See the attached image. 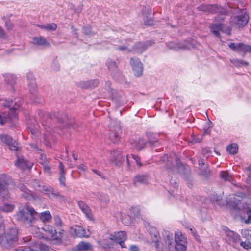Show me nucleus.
<instances>
[{
	"mask_svg": "<svg viewBox=\"0 0 251 251\" xmlns=\"http://www.w3.org/2000/svg\"><path fill=\"white\" fill-rule=\"evenodd\" d=\"M77 250L79 251H86L92 249V246L89 243L80 242L77 246Z\"/></svg>",
	"mask_w": 251,
	"mask_h": 251,
	"instance_id": "obj_32",
	"label": "nucleus"
},
{
	"mask_svg": "<svg viewBox=\"0 0 251 251\" xmlns=\"http://www.w3.org/2000/svg\"><path fill=\"white\" fill-rule=\"evenodd\" d=\"M226 150L229 153L234 155L237 153L238 151V146L237 144L233 143L226 147Z\"/></svg>",
	"mask_w": 251,
	"mask_h": 251,
	"instance_id": "obj_37",
	"label": "nucleus"
},
{
	"mask_svg": "<svg viewBox=\"0 0 251 251\" xmlns=\"http://www.w3.org/2000/svg\"><path fill=\"white\" fill-rule=\"evenodd\" d=\"M243 46V43H240L238 44H235L234 43H230L229 44V47L232 49L233 50H241Z\"/></svg>",
	"mask_w": 251,
	"mask_h": 251,
	"instance_id": "obj_42",
	"label": "nucleus"
},
{
	"mask_svg": "<svg viewBox=\"0 0 251 251\" xmlns=\"http://www.w3.org/2000/svg\"><path fill=\"white\" fill-rule=\"evenodd\" d=\"M22 100H18L15 102L13 107L9 109L8 114L6 116L5 114H0V123L3 125L9 122H15L17 120V113L16 110L18 109L22 105Z\"/></svg>",
	"mask_w": 251,
	"mask_h": 251,
	"instance_id": "obj_3",
	"label": "nucleus"
},
{
	"mask_svg": "<svg viewBox=\"0 0 251 251\" xmlns=\"http://www.w3.org/2000/svg\"><path fill=\"white\" fill-rule=\"evenodd\" d=\"M149 176L147 174H138L135 176L133 182L134 184L137 183L145 184L149 182Z\"/></svg>",
	"mask_w": 251,
	"mask_h": 251,
	"instance_id": "obj_24",
	"label": "nucleus"
},
{
	"mask_svg": "<svg viewBox=\"0 0 251 251\" xmlns=\"http://www.w3.org/2000/svg\"><path fill=\"white\" fill-rule=\"evenodd\" d=\"M0 140L5 143L8 147L10 150L14 151H18L19 147L18 146L17 143L13 140L11 137L7 135H1L0 136Z\"/></svg>",
	"mask_w": 251,
	"mask_h": 251,
	"instance_id": "obj_17",
	"label": "nucleus"
},
{
	"mask_svg": "<svg viewBox=\"0 0 251 251\" xmlns=\"http://www.w3.org/2000/svg\"><path fill=\"white\" fill-rule=\"evenodd\" d=\"M110 161L116 166H120L124 161V157L120 150H113L111 152Z\"/></svg>",
	"mask_w": 251,
	"mask_h": 251,
	"instance_id": "obj_18",
	"label": "nucleus"
},
{
	"mask_svg": "<svg viewBox=\"0 0 251 251\" xmlns=\"http://www.w3.org/2000/svg\"><path fill=\"white\" fill-rule=\"evenodd\" d=\"M13 181L8 176L2 175L0 176V200L2 201H10L11 200L8 188L13 185Z\"/></svg>",
	"mask_w": 251,
	"mask_h": 251,
	"instance_id": "obj_1",
	"label": "nucleus"
},
{
	"mask_svg": "<svg viewBox=\"0 0 251 251\" xmlns=\"http://www.w3.org/2000/svg\"><path fill=\"white\" fill-rule=\"evenodd\" d=\"M57 28V25L55 23L45 24V29L48 31H55Z\"/></svg>",
	"mask_w": 251,
	"mask_h": 251,
	"instance_id": "obj_47",
	"label": "nucleus"
},
{
	"mask_svg": "<svg viewBox=\"0 0 251 251\" xmlns=\"http://www.w3.org/2000/svg\"><path fill=\"white\" fill-rule=\"evenodd\" d=\"M200 11L211 14H218L221 15L227 14V10L223 7L214 4H202L197 7Z\"/></svg>",
	"mask_w": 251,
	"mask_h": 251,
	"instance_id": "obj_4",
	"label": "nucleus"
},
{
	"mask_svg": "<svg viewBox=\"0 0 251 251\" xmlns=\"http://www.w3.org/2000/svg\"><path fill=\"white\" fill-rule=\"evenodd\" d=\"M226 235V241L232 246H235L240 241V236L234 231L226 228L224 229Z\"/></svg>",
	"mask_w": 251,
	"mask_h": 251,
	"instance_id": "obj_11",
	"label": "nucleus"
},
{
	"mask_svg": "<svg viewBox=\"0 0 251 251\" xmlns=\"http://www.w3.org/2000/svg\"><path fill=\"white\" fill-rule=\"evenodd\" d=\"M83 32L87 35H92L95 34V33L92 31L91 27L89 25L83 27Z\"/></svg>",
	"mask_w": 251,
	"mask_h": 251,
	"instance_id": "obj_49",
	"label": "nucleus"
},
{
	"mask_svg": "<svg viewBox=\"0 0 251 251\" xmlns=\"http://www.w3.org/2000/svg\"><path fill=\"white\" fill-rule=\"evenodd\" d=\"M133 147L137 151H140L145 149L147 144V141L145 139L138 138L131 142Z\"/></svg>",
	"mask_w": 251,
	"mask_h": 251,
	"instance_id": "obj_23",
	"label": "nucleus"
},
{
	"mask_svg": "<svg viewBox=\"0 0 251 251\" xmlns=\"http://www.w3.org/2000/svg\"><path fill=\"white\" fill-rule=\"evenodd\" d=\"M43 166L44 171L49 174H50V168L48 165V163L42 165Z\"/></svg>",
	"mask_w": 251,
	"mask_h": 251,
	"instance_id": "obj_62",
	"label": "nucleus"
},
{
	"mask_svg": "<svg viewBox=\"0 0 251 251\" xmlns=\"http://www.w3.org/2000/svg\"><path fill=\"white\" fill-rule=\"evenodd\" d=\"M40 163L42 165H44L45 164L48 163V160L47 159L46 155L42 153L40 154Z\"/></svg>",
	"mask_w": 251,
	"mask_h": 251,
	"instance_id": "obj_56",
	"label": "nucleus"
},
{
	"mask_svg": "<svg viewBox=\"0 0 251 251\" xmlns=\"http://www.w3.org/2000/svg\"><path fill=\"white\" fill-rule=\"evenodd\" d=\"M37 213L33 208L25 206L16 214V218L25 224H30L33 222Z\"/></svg>",
	"mask_w": 251,
	"mask_h": 251,
	"instance_id": "obj_2",
	"label": "nucleus"
},
{
	"mask_svg": "<svg viewBox=\"0 0 251 251\" xmlns=\"http://www.w3.org/2000/svg\"><path fill=\"white\" fill-rule=\"evenodd\" d=\"M150 42H147L146 43L139 42L136 44L133 48V50L137 52H142L149 46H151V43Z\"/></svg>",
	"mask_w": 251,
	"mask_h": 251,
	"instance_id": "obj_28",
	"label": "nucleus"
},
{
	"mask_svg": "<svg viewBox=\"0 0 251 251\" xmlns=\"http://www.w3.org/2000/svg\"><path fill=\"white\" fill-rule=\"evenodd\" d=\"M210 31L212 32L214 35L216 37H220V31H223L228 35L231 34V28L227 27L226 30H224V28L222 27V25L221 24H212L210 26Z\"/></svg>",
	"mask_w": 251,
	"mask_h": 251,
	"instance_id": "obj_16",
	"label": "nucleus"
},
{
	"mask_svg": "<svg viewBox=\"0 0 251 251\" xmlns=\"http://www.w3.org/2000/svg\"><path fill=\"white\" fill-rule=\"evenodd\" d=\"M33 185L35 188L38 189V190L45 193V194L49 197H51L53 196H59V193H57V194H55L54 193V190L51 187L44 185H41L40 184L39 181L38 180H34Z\"/></svg>",
	"mask_w": 251,
	"mask_h": 251,
	"instance_id": "obj_14",
	"label": "nucleus"
},
{
	"mask_svg": "<svg viewBox=\"0 0 251 251\" xmlns=\"http://www.w3.org/2000/svg\"><path fill=\"white\" fill-rule=\"evenodd\" d=\"M122 133L120 126L116 125L109 127V138L114 143H117L120 139Z\"/></svg>",
	"mask_w": 251,
	"mask_h": 251,
	"instance_id": "obj_12",
	"label": "nucleus"
},
{
	"mask_svg": "<svg viewBox=\"0 0 251 251\" xmlns=\"http://www.w3.org/2000/svg\"><path fill=\"white\" fill-rule=\"evenodd\" d=\"M148 142L151 147L156 145L158 142L159 135L157 133L149 132L147 133Z\"/></svg>",
	"mask_w": 251,
	"mask_h": 251,
	"instance_id": "obj_27",
	"label": "nucleus"
},
{
	"mask_svg": "<svg viewBox=\"0 0 251 251\" xmlns=\"http://www.w3.org/2000/svg\"><path fill=\"white\" fill-rule=\"evenodd\" d=\"M19 190L21 191V196L25 199L29 200L32 197L31 192L25 185L20 184L18 186Z\"/></svg>",
	"mask_w": 251,
	"mask_h": 251,
	"instance_id": "obj_26",
	"label": "nucleus"
},
{
	"mask_svg": "<svg viewBox=\"0 0 251 251\" xmlns=\"http://www.w3.org/2000/svg\"><path fill=\"white\" fill-rule=\"evenodd\" d=\"M14 208V205L5 203L0 206V210L3 212L8 213L12 212Z\"/></svg>",
	"mask_w": 251,
	"mask_h": 251,
	"instance_id": "obj_39",
	"label": "nucleus"
},
{
	"mask_svg": "<svg viewBox=\"0 0 251 251\" xmlns=\"http://www.w3.org/2000/svg\"><path fill=\"white\" fill-rule=\"evenodd\" d=\"M77 203L78 207L81 211L85 214L86 218L89 220H94L92 211L88 205L82 201H78Z\"/></svg>",
	"mask_w": 251,
	"mask_h": 251,
	"instance_id": "obj_19",
	"label": "nucleus"
},
{
	"mask_svg": "<svg viewBox=\"0 0 251 251\" xmlns=\"http://www.w3.org/2000/svg\"><path fill=\"white\" fill-rule=\"evenodd\" d=\"M130 63L132 66L136 77H140L142 75L143 67L142 63L137 58H131Z\"/></svg>",
	"mask_w": 251,
	"mask_h": 251,
	"instance_id": "obj_13",
	"label": "nucleus"
},
{
	"mask_svg": "<svg viewBox=\"0 0 251 251\" xmlns=\"http://www.w3.org/2000/svg\"><path fill=\"white\" fill-rule=\"evenodd\" d=\"M149 232L151 236L152 242H154L155 247L158 248L157 242L160 239V236L156 228L153 226H151L149 228Z\"/></svg>",
	"mask_w": 251,
	"mask_h": 251,
	"instance_id": "obj_25",
	"label": "nucleus"
},
{
	"mask_svg": "<svg viewBox=\"0 0 251 251\" xmlns=\"http://www.w3.org/2000/svg\"><path fill=\"white\" fill-rule=\"evenodd\" d=\"M106 65L110 70H115L117 68V65L115 62L111 60H108L106 62Z\"/></svg>",
	"mask_w": 251,
	"mask_h": 251,
	"instance_id": "obj_46",
	"label": "nucleus"
},
{
	"mask_svg": "<svg viewBox=\"0 0 251 251\" xmlns=\"http://www.w3.org/2000/svg\"><path fill=\"white\" fill-rule=\"evenodd\" d=\"M5 82L9 84L12 85L15 83L16 81L15 76L11 74L6 73L3 75Z\"/></svg>",
	"mask_w": 251,
	"mask_h": 251,
	"instance_id": "obj_33",
	"label": "nucleus"
},
{
	"mask_svg": "<svg viewBox=\"0 0 251 251\" xmlns=\"http://www.w3.org/2000/svg\"><path fill=\"white\" fill-rule=\"evenodd\" d=\"M162 234L164 243L168 248V251H174V245L173 234L166 230H164Z\"/></svg>",
	"mask_w": 251,
	"mask_h": 251,
	"instance_id": "obj_15",
	"label": "nucleus"
},
{
	"mask_svg": "<svg viewBox=\"0 0 251 251\" xmlns=\"http://www.w3.org/2000/svg\"><path fill=\"white\" fill-rule=\"evenodd\" d=\"M33 41L34 44L44 48L50 46V43L43 37H34Z\"/></svg>",
	"mask_w": 251,
	"mask_h": 251,
	"instance_id": "obj_29",
	"label": "nucleus"
},
{
	"mask_svg": "<svg viewBox=\"0 0 251 251\" xmlns=\"http://www.w3.org/2000/svg\"><path fill=\"white\" fill-rule=\"evenodd\" d=\"M59 169L60 170L59 172V181L60 185H63L64 187H66L65 181L66 178L65 177V171L64 169V165L61 162H59Z\"/></svg>",
	"mask_w": 251,
	"mask_h": 251,
	"instance_id": "obj_30",
	"label": "nucleus"
},
{
	"mask_svg": "<svg viewBox=\"0 0 251 251\" xmlns=\"http://www.w3.org/2000/svg\"><path fill=\"white\" fill-rule=\"evenodd\" d=\"M143 19L146 25H151L153 24V20L150 15L143 16Z\"/></svg>",
	"mask_w": 251,
	"mask_h": 251,
	"instance_id": "obj_43",
	"label": "nucleus"
},
{
	"mask_svg": "<svg viewBox=\"0 0 251 251\" xmlns=\"http://www.w3.org/2000/svg\"><path fill=\"white\" fill-rule=\"evenodd\" d=\"M13 101L12 100H5L4 102L3 103V105L5 107H10L13 104Z\"/></svg>",
	"mask_w": 251,
	"mask_h": 251,
	"instance_id": "obj_63",
	"label": "nucleus"
},
{
	"mask_svg": "<svg viewBox=\"0 0 251 251\" xmlns=\"http://www.w3.org/2000/svg\"><path fill=\"white\" fill-rule=\"evenodd\" d=\"M169 48L173 49L176 50H187L190 48V45L188 42L184 41L182 43L176 44L173 42H170L168 44Z\"/></svg>",
	"mask_w": 251,
	"mask_h": 251,
	"instance_id": "obj_22",
	"label": "nucleus"
},
{
	"mask_svg": "<svg viewBox=\"0 0 251 251\" xmlns=\"http://www.w3.org/2000/svg\"><path fill=\"white\" fill-rule=\"evenodd\" d=\"M70 233L74 237L88 238L90 235L89 230L86 231L82 227L76 225L70 227Z\"/></svg>",
	"mask_w": 251,
	"mask_h": 251,
	"instance_id": "obj_9",
	"label": "nucleus"
},
{
	"mask_svg": "<svg viewBox=\"0 0 251 251\" xmlns=\"http://www.w3.org/2000/svg\"><path fill=\"white\" fill-rule=\"evenodd\" d=\"M35 242L38 245L37 248L39 247L41 251H49V250L50 249H51V248H49L48 246H47L45 244H39L36 241H35Z\"/></svg>",
	"mask_w": 251,
	"mask_h": 251,
	"instance_id": "obj_53",
	"label": "nucleus"
},
{
	"mask_svg": "<svg viewBox=\"0 0 251 251\" xmlns=\"http://www.w3.org/2000/svg\"><path fill=\"white\" fill-rule=\"evenodd\" d=\"M64 230L63 229H60L58 232L56 231V233L54 235L55 237H53V239L57 240H61L62 238L63 237V233Z\"/></svg>",
	"mask_w": 251,
	"mask_h": 251,
	"instance_id": "obj_52",
	"label": "nucleus"
},
{
	"mask_svg": "<svg viewBox=\"0 0 251 251\" xmlns=\"http://www.w3.org/2000/svg\"><path fill=\"white\" fill-rule=\"evenodd\" d=\"M99 84L98 79H93L86 81H80L78 83V86L82 89H94Z\"/></svg>",
	"mask_w": 251,
	"mask_h": 251,
	"instance_id": "obj_21",
	"label": "nucleus"
},
{
	"mask_svg": "<svg viewBox=\"0 0 251 251\" xmlns=\"http://www.w3.org/2000/svg\"><path fill=\"white\" fill-rule=\"evenodd\" d=\"M5 25L7 29L9 30H11L13 27V25L9 20L5 22Z\"/></svg>",
	"mask_w": 251,
	"mask_h": 251,
	"instance_id": "obj_61",
	"label": "nucleus"
},
{
	"mask_svg": "<svg viewBox=\"0 0 251 251\" xmlns=\"http://www.w3.org/2000/svg\"><path fill=\"white\" fill-rule=\"evenodd\" d=\"M174 249L176 251H186L187 249V243H175Z\"/></svg>",
	"mask_w": 251,
	"mask_h": 251,
	"instance_id": "obj_40",
	"label": "nucleus"
},
{
	"mask_svg": "<svg viewBox=\"0 0 251 251\" xmlns=\"http://www.w3.org/2000/svg\"><path fill=\"white\" fill-rule=\"evenodd\" d=\"M142 15H151L152 13L151 8L149 6H145L142 8Z\"/></svg>",
	"mask_w": 251,
	"mask_h": 251,
	"instance_id": "obj_45",
	"label": "nucleus"
},
{
	"mask_svg": "<svg viewBox=\"0 0 251 251\" xmlns=\"http://www.w3.org/2000/svg\"><path fill=\"white\" fill-rule=\"evenodd\" d=\"M17 159L15 161V166L21 170H25L26 169H30L31 168L33 163L22 155H20L19 152L16 153Z\"/></svg>",
	"mask_w": 251,
	"mask_h": 251,
	"instance_id": "obj_10",
	"label": "nucleus"
},
{
	"mask_svg": "<svg viewBox=\"0 0 251 251\" xmlns=\"http://www.w3.org/2000/svg\"><path fill=\"white\" fill-rule=\"evenodd\" d=\"M109 239L119 244L122 248H127L125 242L127 239V235L126 231H121L115 232L110 235Z\"/></svg>",
	"mask_w": 251,
	"mask_h": 251,
	"instance_id": "obj_6",
	"label": "nucleus"
},
{
	"mask_svg": "<svg viewBox=\"0 0 251 251\" xmlns=\"http://www.w3.org/2000/svg\"><path fill=\"white\" fill-rule=\"evenodd\" d=\"M242 51L251 53V46L243 44Z\"/></svg>",
	"mask_w": 251,
	"mask_h": 251,
	"instance_id": "obj_58",
	"label": "nucleus"
},
{
	"mask_svg": "<svg viewBox=\"0 0 251 251\" xmlns=\"http://www.w3.org/2000/svg\"><path fill=\"white\" fill-rule=\"evenodd\" d=\"M199 165L201 166V175L206 176L209 173V170L207 167V165L205 164V163L202 160H199Z\"/></svg>",
	"mask_w": 251,
	"mask_h": 251,
	"instance_id": "obj_35",
	"label": "nucleus"
},
{
	"mask_svg": "<svg viewBox=\"0 0 251 251\" xmlns=\"http://www.w3.org/2000/svg\"><path fill=\"white\" fill-rule=\"evenodd\" d=\"M240 245L245 249L251 248V243L249 241L241 242Z\"/></svg>",
	"mask_w": 251,
	"mask_h": 251,
	"instance_id": "obj_55",
	"label": "nucleus"
},
{
	"mask_svg": "<svg viewBox=\"0 0 251 251\" xmlns=\"http://www.w3.org/2000/svg\"><path fill=\"white\" fill-rule=\"evenodd\" d=\"M40 218L43 221L48 222L51 219V216L49 211H46L41 213Z\"/></svg>",
	"mask_w": 251,
	"mask_h": 251,
	"instance_id": "obj_41",
	"label": "nucleus"
},
{
	"mask_svg": "<svg viewBox=\"0 0 251 251\" xmlns=\"http://www.w3.org/2000/svg\"><path fill=\"white\" fill-rule=\"evenodd\" d=\"M166 159L167 160V161L168 162V164H167V168H169L170 166H169V165L171 166L172 164V162L171 161V158L170 157H169L168 156V155H165L162 157V161L165 160Z\"/></svg>",
	"mask_w": 251,
	"mask_h": 251,
	"instance_id": "obj_60",
	"label": "nucleus"
},
{
	"mask_svg": "<svg viewBox=\"0 0 251 251\" xmlns=\"http://www.w3.org/2000/svg\"><path fill=\"white\" fill-rule=\"evenodd\" d=\"M48 132L49 131L46 129V133L44 134V142L46 146L50 147L51 145L50 142V140L51 138V137L50 136Z\"/></svg>",
	"mask_w": 251,
	"mask_h": 251,
	"instance_id": "obj_44",
	"label": "nucleus"
},
{
	"mask_svg": "<svg viewBox=\"0 0 251 251\" xmlns=\"http://www.w3.org/2000/svg\"><path fill=\"white\" fill-rule=\"evenodd\" d=\"M27 79L28 80L29 92L33 96H35L36 93L37 85L32 72H29L27 74Z\"/></svg>",
	"mask_w": 251,
	"mask_h": 251,
	"instance_id": "obj_20",
	"label": "nucleus"
},
{
	"mask_svg": "<svg viewBox=\"0 0 251 251\" xmlns=\"http://www.w3.org/2000/svg\"><path fill=\"white\" fill-rule=\"evenodd\" d=\"M54 225L56 227H61L62 225V222L61 218L58 215H55L53 217Z\"/></svg>",
	"mask_w": 251,
	"mask_h": 251,
	"instance_id": "obj_48",
	"label": "nucleus"
},
{
	"mask_svg": "<svg viewBox=\"0 0 251 251\" xmlns=\"http://www.w3.org/2000/svg\"><path fill=\"white\" fill-rule=\"evenodd\" d=\"M131 210L135 216H138L140 212V208L139 206H134L131 208Z\"/></svg>",
	"mask_w": 251,
	"mask_h": 251,
	"instance_id": "obj_57",
	"label": "nucleus"
},
{
	"mask_svg": "<svg viewBox=\"0 0 251 251\" xmlns=\"http://www.w3.org/2000/svg\"><path fill=\"white\" fill-rule=\"evenodd\" d=\"M220 178L224 181H230L232 180V175L227 171H223L220 172Z\"/></svg>",
	"mask_w": 251,
	"mask_h": 251,
	"instance_id": "obj_36",
	"label": "nucleus"
},
{
	"mask_svg": "<svg viewBox=\"0 0 251 251\" xmlns=\"http://www.w3.org/2000/svg\"><path fill=\"white\" fill-rule=\"evenodd\" d=\"M129 251H139L138 247L135 245H132L129 248Z\"/></svg>",
	"mask_w": 251,
	"mask_h": 251,
	"instance_id": "obj_64",
	"label": "nucleus"
},
{
	"mask_svg": "<svg viewBox=\"0 0 251 251\" xmlns=\"http://www.w3.org/2000/svg\"><path fill=\"white\" fill-rule=\"evenodd\" d=\"M132 158L135 161L136 163L139 167H141L142 166V164L141 162L140 157L135 154H131Z\"/></svg>",
	"mask_w": 251,
	"mask_h": 251,
	"instance_id": "obj_54",
	"label": "nucleus"
},
{
	"mask_svg": "<svg viewBox=\"0 0 251 251\" xmlns=\"http://www.w3.org/2000/svg\"><path fill=\"white\" fill-rule=\"evenodd\" d=\"M98 197L100 201L105 202H107L109 201L108 196L103 193H99L98 195Z\"/></svg>",
	"mask_w": 251,
	"mask_h": 251,
	"instance_id": "obj_51",
	"label": "nucleus"
},
{
	"mask_svg": "<svg viewBox=\"0 0 251 251\" xmlns=\"http://www.w3.org/2000/svg\"><path fill=\"white\" fill-rule=\"evenodd\" d=\"M22 240L24 243H28V246L19 247L15 251H37L38 245L30 236L23 238Z\"/></svg>",
	"mask_w": 251,
	"mask_h": 251,
	"instance_id": "obj_8",
	"label": "nucleus"
},
{
	"mask_svg": "<svg viewBox=\"0 0 251 251\" xmlns=\"http://www.w3.org/2000/svg\"><path fill=\"white\" fill-rule=\"evenodd\" d=\"M175 243H187V238L183 233L178 230L175 234Z\"/></svg>",
	"mask_w": 251,
	"mask_h": 251,
	"instance_id": "obj_31",
	"label": "nucleus"
},
{
	"mask_svg": "<svg viewBox=\"0 0 251 251\" xmlns=\"http://www.w3.org/2000/svg\"><path fill=\"white\" fill-rule=\"evenodd\" d=\"M230 61L233 65L237 67H240L243 66H247L249 65V63L248 62L241 59H234L230 60Z\"/></svg>",
	"mask_w": 251,
	"mask_h": 251,
	"instance_id": "obj_38",
	"label": "nucleus"
},
{
	"mask_svg": "<svg viewBox=\"0 0 251 251\" xmlns=\"http://www.w3.org/2000/svg\"><path fill=\"white\" fill-rule=\"evenodd\" d=\"M43 229L52 238L55 237L54 235L56 233V230L52 226L50 225H45L43 227Z\"/></svg>",
	"mask_w": 251,
	"mask_h": 251,
	"instance_id": "obj_34",
	"label": "nucleus"
},
{
	"mask_svg": "<svg viewBox=\"0 0 251 251\" xmlns=\"http://www.w3.org/2000/svg\"><path fill=\"white\" fill-rule=\"evenodd\" d=\"M3 243H0L6 247L11 245V242H16L18 240V230L16 228H10L7 234L3 236Z\"/></svg>",
	"mask_w": 251,
	"mask_h": 251,
	"instance_id": "obj_7",
	"label": "nucleus"
},
{
	"mask_svg": "<svg viewBox=\"0 0 251 251\" xmlns=\"http://www.w3.org/2000/svg\"><path fill=\"white\" fill-rule=\"evenodd\" d=\"M249 21V16L244 10H241L240 13L237 16L232 17L231 24L236 27L240 28L246 25Z\"/></svg>",
	"mask_w": 251,
	"mask_h": 251,
	"instance_id": "obj_5",
	"label": "nucleus"
},
{
	"mask_svg": "<svg viewBox=\"0 0 251 251\" xmlns=\"http://www.w3.org/2000/svg\"><path fill=\"white\" fill-rule=\"evenodd\" d=\"M242 235L247 239L251 238V230L247 229H244L241 231Z\"/></svg>",
	"mask_w": 251,
	"mask_h": 251,
	"instance_id": "obj_50",
	"label": "nucleus"
},
{
	"mask_svg": "<svg viewBox=\"0 0 251 251\" xmlns=\"http://www.w3.org/2000/svg\"><path fill=\"white\" fill-rule=\"evenodd\" d=\"M247 218L245 220L246 223H251V209L249 210L247 212Z\"/></svg>",
	"mask_w": 251,
	"mask_h": 251,
	"instance_id": "obj_59",
	"label": "nucleus"
}]
</instances>
